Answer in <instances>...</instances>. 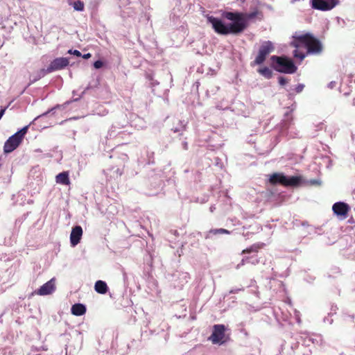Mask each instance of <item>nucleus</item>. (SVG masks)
Segmentation results:
<instances>
[{
  "mask_svg": "<svg viewBox=\"0 0 355 355\" xmlns=\"http://www.w3.org/2000/svg\"><path fill=\"white\" fill-rule=\"evenodd\" d=\"M223 17L232 21L228 24H225L222 19L209 16L207 21L211 24L214 31L223 35L230 34L238 35L244 31L247 28V19H252L256 16L255 12L250 14L239 12H224Z\"/></svg>",
  "mask_w": 355,
  "mask_h": 355,
  "instance_id": "1",
  "label": "nucleus"
},
{
  "mask_svg": "<svg viewBox=\"0 0 355 355\" xmlns=\"http://www.w3.org/2000/svg\"><path fill=\"white\" fill-rule=\"evenodd\" d=\"M290 46L295 48L293 53V57L300 62L304 60L307 55L320 54L323 50L320 40L311 33L293 35Z\"/></svg>",
  "mask_w": 355,
  "mask_h": 355,
  "instance_id": "2",
  "label": "nucleus"
},
{
  "mask_svg": "<svg viewBox=\"0 0 355 355\" xmlns=\"http://www.w3.org/2000/svg\"><path fill=\"white\" fill-rule=\"evenodd\" d=\"M270 60L271 67L277 72L293 74L297 71V67L295 65L293 60L286 56L273 55Z\"/></svg>",
  "mask_w": 355,
  "mask_h": 355,
  "instance_id": "3",
  "label": "nucleus"
},
{
  "mask_svg": "<svg viewBox=\"0 0 355 355\" xmlns=\"http://www.w3.org/2000/svg\"><path fill=\"white\" fill-rule=\"evenodd\" d=\"M269 182L272 184H281L285 187H296L301 182L300 177L292 176L286 177L282 173H274L269 179Z\"/></svg>",
  "mask_w": 355,
  "mask_h": 355,
  "instance_id": "4",
  "label": "nucleus"
},
{
  "mask_svg": "<svg viewBox=\"0 0 355 355\" xmlns=\"http://www.w3.org/2000/svg\"><path fill=\"white\" fill-rule=\"evenodd\" d=\"M28 126L24 127L7 139L3 146V151L5 153L12 152L19 146L28 131Z\"/></svg>",
  "mask_w": 355,
  "mask_h": 355,
  "instance_id": "5",
  "label": "nucleus"
},
{
  "mask_svg": "<svg viewBox=\"0 0 355 355\" xmlns=\"http://www.w3.org/2000/svg\"><path fill=\"white\" fill-rule=\"evenodd\" d=\"M225 331L226 327L224 324H214L213 326L212 334L209 336V340H210L213 344L224 343L225 342Z\"/></svg>",
  "mask_w": 355,
  "mask_h": 355,
  "instance_id": "6",
  "label": "nucleus"
},
{
  "mask_svg": "<svg viewBox=\"0 0 355 355\" xmlns=\"http://www.w3.org/2000/svg\"><path fill=\"white\" fill-rule=\"evenodd\" d=\"M312 8L320 10H329L338 3V0H311Z\"/></svg>",
  "mask_w": 355,
  "mask_h": 355,
  "instance_id": "7",
  "label": "nucleus"
},
{
  "mask_svg": "<svg viewBox=\"0 0 355 355\" xmlns=\"http://www.w3.org/2000/svg\"><path fill=\"white\" fill-rule=\"evenodd\" d=\"M332 210L341 219H345L347 217L350 207L346 202H335L332 207Z\"/></svg>",
  "mask_w": 355,
  "mask_h": 355,
  "instance_id": "8",
  "label": "nucleus"
},
{
  "mask_svg": "<svg viewBox=\"0 0 355 355\" xmlns=\"http://www.w3.org/2000/svg\"><path fill=\"white\" fill-rule=\"evenodd\" d=\"M69 60L67 58H58L54 59L48 67L49 71L60 70L69 65Z\"/></svg>",
  "mask_w": 355,
  "mask_h": 355,
  "instance_id": "9",
  "label": "nucleus"
},
{
  "mask_svg": "<svg viewBox=\"0 0 355 355\" xmlns=\"http://www.w3.org/2000/svg\"><path fill=\"white\" fill-rule=\"evenodd\" d=\"M55 289L54 279H51L44 284H43L37 291L36 293L40 295H46L52 293Z\"/></svg>",
  "mask_w": 355,
  "mask_h": 355,
  "instance_id": "10",
  "label": "nucleus"
},
{
  "mask_svg": "<svg viewBox=\"0 0 355 355\" xmlns=\"http://www.w3.org/2000/svg\"><path fill=\"white\" fill-rule=\"evenodd\" d=\"M83 235V229L80 226L77 225L72 228L71 234H70V242L72 246H76L78 245Z\"/></svg>",
  "mask_w": 355,
  "mask_h": 355,
  "instance_id": "11",
  "label": "nucleus"
},
{
  "mask_svg": "<svg viewBox=\"0 0 355 355\" xmlns=\"http://www.w3.org/2000/svg\"><path fill=\"white\" fill-rule=\"evenodd\" d=\"M55 181L58 184H61L62 185H69L70 180L69 178V173L67 171L62 172L56 175Z\"/></svg>",
  "mask_w": 355,
  "mask_h": 355,
  "instance_id": "12",
  "label": "nucleus"
},
{
  "mask_svg": "<svg viewBox=\"0 0 355 355\" xmlns=\"http://www.w3.org/2000/svg\"><path fill=\"white\" fill-rule=\"evenodd\" d=\"M71 313L76 316H80L86 313V307L83 304H75L71 306Z\"/></svg>",
  "mask_w": 355,
  "mask_h": 355,
  "instance_id": "13",
  "label": "nucleus"
},
{
  "mask_svg": "<svg viewBox=\"0 0 355 355\" xmlns=\"http://www.w3.org/2000/svg\"><path fill=\"white\" fill-rule=\"evenodd\" d=\"M266 46L262 45L259 50L258 55L257 56V58H255V60L254 61V64H260L263 62V61L266 60Z\"/></svg>",
  "mask_w": 355,
  "mask_h": 355,
  "instance_id": "14",
  "label": "nucleus"
},
{
  "mask_svg": "<svg viewBox=\"0 0 355 355\" xmlns=\"http://www.w3.org/2000/svg\"><path fill=\"white\" fill-rule=\"evenodd\" d=\"M94 289L98 293L105 294L107 292L108 287L105 282L98 280L95 283Z\"/></svg>",
  "mask_w": 355,
  "mask_h": 355,
  "instance_id": "15",
  "label": "nucleus"
},
{
  "mask_svg": "<svg viewBox=\"0 0 355 355\" xmlns=\"http://www.w3.org/2000/svg\"><path fill=\"white\" fill-rule=\"evenodd\" d=\"M230 231L224 229V228H218V229H211L207 234L205 238L209 239L210 235H217V234H230Z\"/></svg>",
  "mask_w": 355,
  "mask_h": 355,
  "instance_id": "16",
  "label": "nucleus"
},
{
  "mask_svg": "<svg viewBox=\"0 0 355 355\" xmlns=\"http://www.w3.org/2000/svg\"><path fill=\"white\" fill-rule=\"evenodd\" d=\"M68 3H69V5L72 6L75 10L83 11L84 9H85V4L80 0H78V1H74V2L69 1Z\"/></svg>",
  "mask_w": 355,
  "mask_h": 355,
  "instance_id": "17",
  "label": "nucleus"
},
{
  "mask_svg": "<svg viewBox=\"0 0 355 355\" xmlns=\"http://www.w3.org/2000/svg\"><path fill=\"white\" fill-rule=\"evenodd\" d=\"M278 83L281 86H284L288 83V79L284 76H279Z\"/></svg>",
  "mask_w": 355,
  "mask_h": 355,
  "instance_id": "18",
  "label": "nucleus"
},
{
  "mask_svg": "<svg viewBox=\"0 0 355 355\" xmlns=\"http://www.w3.org/2000/svg\"><path fill=\"white\" fill-rule=\"evenodd\" d=\"M304 88V85L302 84H298L295 88V91L296 93H300Z\"/></svg>",
  "mask_w": 355,
  "mask_h": 355,
  "instance_id": "19",
  "label": "nucleus"
},
{
  "mask_svg": "<svg viewBox=\"0 0 355 355\" xmlns=\"http://www.w3.org/2000/svg\"><path fill=\"white\" fill-rule=\"evenodd\" d=\"M103 62L101 60H97V61L94 62V67L96 69H100L103 67Z\"/></svg>",
  "mask_w": 355,
  "mask_h": 355,
  "instance_id": "20",
  "label": "nucleus"
},
{
  "mask_svg": "<svg viewBox=\"0 0 355 355\" xmlns=\"http://www.w3.org/2000/svg\"><path fill=\"white\" fill-rule=\"evenodd\" d=\"M68 53H70V54H73V55H76L77 57L82 56L81 53L79 51H78V50H74V51L69 50Z\"/></svg>",
  "mask_w": 355,
  "mask_h": 355,
  "instance_id": "21",
  "label": "nucleus"
},
{
  "mask_svg": "<svg viewBox=\"0 0 355 355\" xmlns=\"http://www.w3.org/2000/svg\"><path fill=\"white\" fill-rule=\"evenodd\" d=\"M274 50V45L272 42H268V53H270L271 51H273Z\"/></svg>",
  "mask_w": 355,
  "mask_h": 355,
  "instance_id": "22",
  "label": "nucleus"
},
{
  "mask_svg": "<svg viewBox=\"0 0 355 355\" xmlns=\"http://www.w3.org/2000/svg\"><path fill=\"white\" fill-rule=\"evenodd\" d=\"M257 71L261 75H263L264 76H266V67H262V68H259Z\"/></svg>",
  "mask_w": 355,
  "mask_h": 355,
  "instance_id": "23",
  "label": "nucleus"
},
{
  "mask_svg": "<svg viewBox=\"0 0 355 355\" xmlns=\"http://www.w3.org/2000/svg\"><path fill=\"white\" fill-rule=\"evenodd\" d=\"M337 85V82H335V80H333L332 82H331L329 85H328V87L329 89H334L336 87Z\"/></svg>",
  "mask_w": 355,
  "mask_h": 355,
  "instance_id": "24",
  "label": "nucleus"
},
{
  "mask_svg": "<svg viewBox=\"0 0 355 355\" xmlns=\"http://www.w3.org/2000/svg\"><path fill=\"white\" fill-rule=\"evenodd\" d=\"M254 250V248L253 247H251L250 248H247L245 250H243L242 251V254H245V253H250L251 252H253Z\"/></svg>",
  "mask_w": 355,
  "mask_h": 355,
  "instance_id": "25",
  "label": "nucleus"
},
{
  "mask_svg": "<svg viewBox=\"0 0 355 355\" xmlns=\"http://www.w3.org/2000/svg\"><path fill=\"white\" fill-rule=\"evenodd\" d=\"M91 56H92L91 53H88L84 54L83 55V58L84 59H88V58H91Z\"/></svg>",
  "mask_w": 355,
  "mask_h": 355,
  "instance_id": "26",
  "label": "nucleus"
},
{
  "mask_svg": "<svg viewBox=\"0 0 355 355\" xmlns=\"http://www.w3.org/2000/svg\"><path fill=\"white\" fill-rule=\"evenodd\" d=\"M5 110H6V109H5V108H4V109H1V110H0V115H1V116H3V115L4 114Z\"/></svg>",
  "mask_w": 355,
  "mask_h": 355,
  "instance_id": "27",
  "label": "nucleus"
},
{
  "mask_svg": "<svg viewBox=\"0 0 355 355\" xmlns=\"http://www.w3.org/2000/svg\"><path fill=\"white\" fill-rule=\"evenodd\" d=\"M244 265V259H242L241 263L238 264L237 267H239L240 266Z\"/></svg>",
  "mask_w": 355,
  "mask_h": 355,
  "instance_id": "28",
  "label": "nucleus"
},
{
  "mask_svg": "<svg viewBox=\"0 0 355 355\" xmlns=\"http://www.w3.org/2000/svg\"><path fill=\"white\" fill-rule=\"evenodd\" d=\"M183 146H184V148L185 150H187V148H188V147H187V142H184V143L183 144Z\"/></svg>",
  "mask_w": 355,
  "mask_h": 355,
  "instance_id": "29",
  "label": "nucleus"
},
{
  "mask_svg": "<svg viewBox=\"0 0 355 355\" xmlns=\"http://www.w3.org/2000/svg\"><path fill=\"white\" fill-rule=\"evenodd\" d=\"M267 74H268V78H269L270 76H271V72H270L268 69Z\"/></svg>",
  "mask_w": 355,
  "mask_h": 355,
  "instance_id": "30",
  "label": "nucleus"
},
{
  "mask_svg": "<svg viewBox=\"0 0 355 355\" xmlns=\"http://www.w3.org/2000/svg\"><path fill=\"white\" fill-rule=\"evenodd\" d=\"M175 132H178V130L177 129H174L173 130Z\"/></svg>",
  "mask_w": 355,
  "mask_h": 355,
  "instance_id": "31",
  "label": "nucleus"
},
{
  "mask_svg": "<svg viewBox=\"0 0 355 355\" xmlns=\"http://www.w3.org/2000/svg\"><path fill=\"white\" fill-rule=\"evenodd\" d=\"M1 117H2V116L0 115V119H1Z\"/></svg>",
  "mask_w": 355,
  "mask_h": 355,
  "instance_id": "32",
  "label": "nucleus"
},
{
  "mask_svg": "<svg viewBox=\"0 0 355 355\" xmlns=\"http://www.w3.org/2000/svg\"><path fill=\"white\" fill-rule=\"evenodd\" d=\"M354 211H355V207H354Z\"/></svg>",
  "mask_w": 355,
  "mask_h": 355,
  "instance_id": "33",
  "label": "nucleus"
}]
</instances>
